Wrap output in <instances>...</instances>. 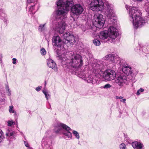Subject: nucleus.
Segmentation results:
<instances>
[{
	"label": "nucleus",
	"instance_id": "412c9836",
	"mask_svg": "<svg viewBox=\"0 0 149 149\" xmlns=\"http://www.w3.org/2000/svg\"><path fill=\"white\" fill-rule=\"evenodd\" d=\"M15 134V132L12 130H8L6 132V135L8 138H10V139L14 137V134Z\"/></svg>",
	"mask_w": 149,
	"mask_h": 149
},
{
	"label": "nucleus",
	"instance_id": "7ed1b4c3",
	"mask_svg": "<svg viewBox=\"0 0 149 149\" xmlns=\"http://www.w3.org/2000/svg\"><path fill=\"white\" fill-rule=\"evenodd\" d=\"M129 13L130 19L132 22L135 29L141 27L146 22V19L141 17V13L137 8H130Z\"/></svg>",
	"mask_w": 149,
	"mask_h": 149
},
{
	"label": "nucleus",
	"instance_id": "393cba45",
	"mask_svg": "<svg viewBox=\"0 0 149 149\" xmlns=\"http://www.w3.org/2000/svg\"><path fill=\"white\" fill-rule=\"evenodd\" d=\"M93 43L96 46H99L100 45V40L97 39H95L93 40Z\"/></svg>",
	"mask_w": 149,
	"mask_h": 149
},
{
	"label": "nucleus",
	"instance_id": "20e7f679",
	"mask_svg": "<svg viewBox=\"0 0 149 149\" xmlns=\"http://www.w3.org/2000/svg\"><path fill=\"white\" fill-rule=\"evenodd\" d=\"M65 56L62 60L65 62V64L68 65L74 69L80 68L83 65V61L80 55L76 54L74 52H71Z\"/></svg>",
	"mask_w": 149,
	"mask_h": 149
},
{
	"label": "nucleus",
	"instance_id": "cd10ccee",
	"mask_svg": "<svg viewBox=\"0 0 149 149\" xmlns=\"http://www.w3.org/2000/svg\"><path fill=\"white\" fill-rule=\"evenodd\" d=\"M9 112L11 113H15V111L13 106H10L9 107Z\"/></svg>",
	"mask_w": 149,
	"mask_h": 149
},
{
	"label": "nucleus",
	"instance_id": "5701e85b",
	"mask_svg": "<svg viewBox=\"0 0 149 149\" xmlns=\"http://www.w3.org/2000/svg\"><path fill=\"white\" fill-rule=\"evenodd\" d=\"M35 6L36 5L34 4V5L30 6V7L29 8V13L31 14L32 15H33L37 11V10H35Z\"/></svg>",
	"mask_w": 149,
	"mask_h": 149
},
{
	"label": "nucleus",
	"instance_id": "6e6552de",
	"mask_svg": "<svg viewBox=\"0 0 149 149\" xmlns=\"http://www.w3.org/2000/svg\"><path fill=\"white\" fill-rule=\"evenodd\" d=\"M102 15L98 14L94 16L93 24L95 26L99 29L102 28L104 24V20L102 17Z\"/></svg>",
	"mask_w": 149,
	"mask_h": 149
},
{
	"label": "nucleus",
	"instance_id": "2eb2a0df",
	"mask_svg": "<svg viewBox=\"0 0 149 149\" xmlns=\"http://www.w3.org/2000/svg\"><path fill=\"white\" fill-rule=\"evenodd\" d=\"M47 65L51 68L54 69L55 71L58 70L57 65L54 61L51 59L49 58L47 60Z\"/></svg>",
	"mask_w": 149,
	"mask_h": 149
},
{
	"label": "nucleus",
	"instance_id": "09e8293b",
	"mask_svg": "<svg viewBox=\"0 0 149 149\" xmlns=\"http://www.w3.org/2000/svg\"><path fill=\"white\" fill-rule=\"evenodd\" d=\"M92 29H91L90 28H89V29H88V31H91V30Z\"/></svg>",
	"mask_w": 149,
	"mask_h": 149
},
{
	"label": "nucleus",
	"instance_id": "c03bdc74",
	"mask_svg": "<svg viewBox=\"0 0 149 149\" xmlns=\"http://www.w3.org/2000/svg\"><path fill=\"white\" fill-rule=\"evenodd\" d=\"M140 91H139L138 90V91H137V93H136V94L137 95H139L140 94Z\"/></svg>",
	"mask_w": 149,
	"mask_h": 149
},
{
	"label": "nucleus",
	"instance_id": "ddd939ff",
	"mask_svg": "<svg viewBox=\"0 0 149 149\" xmlns=\"http://www.w3.org/2000/svg\"><path fill=\"white\" fill-rule=\"evenodd\" d=\"M53 44L55 48H59L61 47L62 46V41L60 37L58 36H54L52 39Z\"/></svg>",
	"mask_w": 149,
	"mask_h": 149
},
{
	"label": "nucleus",
	"instance_id": "b1692460",
	"mask_svg": "<svg viewBox=\"0 0 149 149\" xmlns=\"http://www.w3.org/2000/svg\"><path fill=\"white\" fill-rule=\"evenodd\" d=\"M45 24H40L38 27V31L40 32H45L46 28L45 27Z\"/></svg>",
	"mask_w": 149,
	"mask_h": 149
},
{
	"label": "nucleus",
	"instance_id": "9b49d317",
	"mask_svg": "<svg viewBox=\"0 0 149 149\" xmlns=\"http://www.w3.org/2000/svg\"><path fill=\"white\" fill-rule=\"evenodd\" d=\"M103 76L105 79L111 80L113 79L116 77L115 71L110 69H107L103 73Z\"/></svg>",
	"mask_w": 149,
	"mask_h": 149
},
{
	"label": "nucleus",
	"instance_id": "79ce46f5",
	"mask_svg": "<svg viewBox=\"0 0 149 149\" xmlns=\"http://www.w3.org/2000/svg\"><path fill=\"white\" fill-rule=\"evenodd\" d=\"M126 100V99H122V100H120V101L121 102H123L124 103H125Z\"/></svg>",
	"mask_w": 149,
	"mask_h": 149
},
{
	"label": "nucleus",
	"instance_id": "f704fd0d",
	"mask_svg": "<svg viewBox=\"0 0 149 149\" xmlns=\"http://www.w3.org/2000/svg\"><path fill=\"white\" fill-rule=\"evenodd\" d=\"M36 0H27V2L29 3H35Z\"/></svg>",
	"mask_w": 149,
	"mask_h": 149
},
{
	"label": "nucleus",
	"instance_id": "9d476101",
	"mask_svg": "<svg viewBox=\"0 0 149 149\" xmlns=\"http://www.w3.org/2000/svg\"><path fill=\"white\" fill-rule=\"evenodd\" d=\"M115 85L121 87L125 84H127V77L125 75H120L114 80Z\"/></svg>",
	"mask_w": 149,
	"mask_h": 149
},
{
	"label": "nucleus",
	"instance_id": "49530a36",
	"mask_svg": "<svg viewBox=\"0 0 149 149\" xmlns=\"http://www.w3.org/2000/svg\"><path fill=\"white\" fill-rule=\"evenodd\" d=\"M3 101V100L1 98H0V102H2Z\"/></svg>",
	"mask_w": 149,
	"mask_h": 149
},
{
	"label": "nucleus",
	"instance_id": "473e14b6",
	"mask_svg": "<svg viewBox=\"0 0 149 149\" xmlns=\"http://www.w3.org/2000/svg\"><path fill=\"white\" fill-rule=\"evenodd\" d=\"M8 126H10L12 125H14L15 124V123L13 121H8Z\"/></svg>",
	"mask_w": 149,
	"mask_h": 149
},
{
	"label": "nucleus",
	"instance_id": "7c9ffc66",
	"mask_svg": "<svg viewBox=\"0 0 149 149\" xmlns=\"http://www.w3.org/2000/svg\"><path fill=\"white\" fill-rule=\"evenodd\" d=\"M111 87V86L109 84H107L102 87L104 89H108Z\"/></svg>",
	"mask_w": 149,
	"mask_h": 149
},
{
	"label": "nucleus",
	"instance_id": "ea45409f",
	"mask_svg": "<svg viewBox=\"0 0 149 149\" xmlns=\"http://www.w3.org/2000/svg\"><path fill=\"white\" fill-rule=\"evenodd\" d=\"M116 97L117 99H123V97L122 96L119 97L118 96H116Z\"/></svg>",
	"mask_w": 149,
	"mask_h": 149
},
{
	"label": "nucleus",
	"instance_id": "aec40b11",
	"mask_svg": "<svg viewBox=\"0 0 149 149\" xmlns=\"http://www.w3.org/2000/svg\"><path fill=\"white\" fill-rule=\"evenodd\" d=\"M0 15L1 18L4 21H6V17H7L5 11L3 9L0 10Z\"/></svg>",
	"mask_w": 149,
	"mask_h": 149
},
{
	"label": "nucleus",
	"instance_id": "a19ab883",
	"mask_svg": "<svg viewBox=\"0 0 149 149\" xmlns=\"http://www.w3.org/2000/svg\"><path fill=\"white\" fill-rule=\"evenodd\" d=\"M24 144H25V146L26 147H29V144H28V143L27 142H25V141H24Z\"/></svg>",
	"mask_w": 149,
	"mask_h": 149
},
{
	"label": "nucleus",
	"instance_id": "1a4fd4ad",
	"mask_svg": "<svg viewBox=\"0 0 149 149\" xmlns=\"http://www.w3.org/2000/svg\"><path fill=\"white\" fill-rule=\"evenodd\" d=\"M70 128L65 124L58 123L55 124L53 129L54 132L56 134H62L64 130H68Z\"/></svg>",
	"mask_w": 149,
	"mask_h": 149
},
{
	"label": "nucleus",
	"instance_id": "6ab92c4d",
	"mask_svg": "<svg viewBox=\"0 0 149 149\" xmlns=\"http://www.w3.org/2000/svg\"><path fill=\"white\" fill-rule=\"evenodd\" d=\"M72 129L70 128V129L67 130H64L62 134L66 136L69 139H71L72 138V133L69 131L71 130Z\"/></svg>",
	"mask_w": 149,
	"mask_h": 149
},
{
	"label": "nucleus",
	"instance_id": "0eeeda50",
	"mask_svg": "<svg viewBox=\"0 0 149 149\" xmlns=\"http://www.w3.org/2000/svg\"><path fill=\"white\" fill-rule=\"evenodd\" d=\"M62 36L63 43L67 45L68 47L72 45L75 42L74 37L69 32H65Z\"/></svg>",
	"mask_w": 149,
	"mask_h": 149
},
{
	"label": "nucleus",
	"instance_id": "4c0bfd02",
	"mask_svg": "<svg viewBox=\"0 0 149 149\" xmlns=\"http://www.w3.org/2000/svg\"><path fill=\"white\" fill-rule=\"evenodd\" d=\"M12 60L13 61L12 63L13 64H15L16 63V61L17 60V59L15 58H13L12 59Z\"/></svg>",
	"mask_w": 149,
	"mask_h": 149
},
{
	"label": "nucleus",
	"instance_id": "f257e3e1",
	"mask_svg": "<svg viewBox=\"0 0 149 149\" xmlns=\"http://www.w3.org/2000/svg\"><path fill=\"white\" fill-rule=\"evenodd\" d=\"M57 9L53 13L56 17V22L55 30L59 33L62 34L65 29V23L67 14L71 9L70 15L73 18L78 16L84 10L83 6L80 4L74 5V0H58L56 2Z\"/></svg>",
	"mask_w": 149,
	"mask_h": 149
},
{
	"label": "nucleus",
	"instance_id": "39448f33",
	"mask_svg": "<svg viewBox=\"0 0 149 149\" xmlns=\"http://www.w3.org/2000/svg\"><path fill=\"white\" fill-rule=\"evenodd\" d=\"M104 63L102 61H98L96 63L93 64L92 65V73L89 75L86 78L88 83L93 84L98 83L101 77L100 72L105 67Z\"/></svg>",
	"mask_w": 149,
	"mask_h": 149
},
{
	"label": "nucleus",
	"instance_id": "c756f323",
	"mask_svg": "<svg viewBox=\"0 0 149 149\" xmlns=\"http://www.w3.org/2000/svg\"><path fill=\"white\" fill-rule=\"evenodd\" d=\"M40 53L42 55H45L46 54V51L44 48H42L40 50Z\"/></svg>",
	"mask_w": 149,
	"mask_h": 149
},
{
	"label": "nucleus",
	"instance_id": "c85d7f7f",
	"mask_svg": "<svg viewBox=\"0 0 149 149\" xmlns=\"http://www.w3.org/2000/svg\"><path fill=\"white\" fill-rule=\"evenodd\" d=\"M119 146L120 149H126V146L124 143H122L120 144Z\"/></svg>",
	"mask_w": 149,
	"mask_h": 149
},
{
	"label": "nucleus",
	"instance_id": "423d86ee",
	"mask_svg": "<svg viewBox=\"0 0 149 149\" xmlns=\"http://www.w3.org/2000/svg\"><path fill=\"white\" fill-rule=\"evenodd\" d=\"M50 132L47 131L42 141V146L44 149H51L52 139L50 136Z\"/></svg>",
	"mask_w": 149,
	"mask_h": 149
},
{
	"label": "nucleus",
	"instance_id": "a878e982",
	"mask_svg": "<svg viewBox=\"0 0 149 149\" xmlns=\"http://www.w3.org/2000/svg\"><path fill=\"white\" fill-rule=\"evenodd\" d=\"M72 133L77 139H79L80 138L79 135L77 131L75 130H73Z\"/></svg>",
	"mask_w": 149,
	"mask_h": 149
},
{
	"label": "nucleus",
	"instance_id": "de8ad7c7",
	"mask_svg": "<svg viewBox=\"0 0 149 149\" xmlns=\"http://www.w3.org/2000/svg\"><path fill=\"white\" fill-rule=\"evenodd\" d=\"M128 6L127 5L126 6V8L127 9H128Z\"/></svg>",
	"mask_w": 149,
	"mask_h": 149
},
{
	"label": "nucleus",
	"instance_id": "c9c22d12",
	"mask_svg": "<svg viewBox=\"0 0 149 149\" xmlns=\"http://www.w3.org/2000/svg\"><path fill=\"white\" fill-rule=\"evenodd\" d=\"M3 132L1 130H0V142L1 139H2Z\"/></svg>",
	"mask_w": 149,
	"mask_h": 149
},
{
	"label": "nucleus",
	"instance_id": "a211bd4d",
	"mask_svg": "<svg viewBox=\"0 0 149 149\" xmlns=\"http://www.w3.org/2000/svg\"><path fill=\"white\" fill-rule=\"evenodd\" d=\"M111 56L109 61H111L113 64H116L117 63H119L120 58L116 56L115 55L111 54Z\"/></svg>",
	"mask_w": 149,
	"mask_h": 149
},
{
	"label": "nucleus",
	"instance_id": "2f4dec72",
	"mask_svg": "<svg viewBox=\"0 0 149 149\" xmlns=\"http://www.w3.org/2000/svg\"><path fill=\"white\" fill-rule=\"evenodd\" d=\"M134 50L136 52H139V51L141 52V48L139 45L137 47L136 49V48H134Z\"/></svg>",
	"mask_w": 149,
	"mask_h": 149
},
{
	"label": "nucleus",
	"instance_id": "58836bf2",
	"mask_svg": "<svg viewBox=\"0 0 149 149\" xmlns=\"http://www.w3.org/2000/svg\"><path fill=\"white\" fill-rule=\"evenodd\" d=\"M8 95H9V96H10V95H11V91H10V90L9 88L8 87Z\"/></svg>",
	"mask_w": 149,
	"mask_h": 149
},
{
	"label": "nucleus",
	"instance_id": "4468645a",
	"mask_svg": "<svg viewBox=\"0 0 149 149\" xmlns=\"http://www.w3.org/2000/svg\"><path fill=\"white\" fill-rule=\"evenodd\" d=\"M109 35L107 31L105 30L101 31L99 35V38L101 40L104 42H107L106 40L108 38Z\"/></svg>",
	"mask_w": 149,
	"mask_h": 149
},
{
	"label": "nucleus",
	"instance_id": "37998d69",
	"mask_svg": "<svg viewBox=\"0 0 149 149\" xmlns=\"http://www.w3.org/2000/svg\"><path fill=\"white\" fill-rule=\"evenodd\" d=\"M140 92H142L144 91V89L141 88L140 89L138 90Z\"/></svg>",
	"mask_w": 149,
	"mask_h": 149
},
{
	"label": "nucleus",
	"instance_id": "bb28decb",
	"mask_svg": "<svg viewBox=\"0 0 149 149\" xmlns=\"http://www.w3.org/2000/svg\"><path fill=\"white\" fill-rule=\"evenodd\" d=\"M111 54H109L106 55L104 58H103L106 60H110V57L111 56Z\"/></svg>",
	"mask_w": 149,
	"mask_h": 149
},
{
	"label": "nucleus",
	"instance_id": "603ef678",
	"mask_svg": "<svg viewBox=\"0 0 149 149\" xmlns=\"http://www.w3.org/2000/svg\"><path fill=\"white\" fill-rule=\"evenodd\" d=\"M83 31H86V30H83Z\"/></svg>",
	"mask_w": 149,
	"mask_h": 149
},
{
	"label": "nucleus",
	"instance_id": "864d4df0",
	"mask_svg": "<svg viewBox=\"0 0 149 149\" xmlns=\"http://www.w3.org/2000/svg\"><path fill=\"white\" fill-rule=\"evenodd\" d=\"M84 71H83V73H84Z\"/></svg>",
	"mask_w": 149,
	"mask_h": 149
},
{
	"label": "nucleus",
	"instance_id": "dca6fc26",
	"mask_svg": "<svg viewBox=\"0 0 149 149\" xmlns=\"http://www.w3.org/2000/svg\"><path fill=\"white\" fill-rule=\"evenodd\" d=\"M131 67L127 65H124V66L123 68L122 71L123 72L127 75H129L132 74V72L131 70Z\"/></svg>",
	"mask_w": 149,
	"mask_h": 149
},
{
	"label": "nucleus",
	"instance_id": "3c124183",
	"mask_svg": "<svg viewBox=\"0 0 149 149\" xmlns=\"http://www.w3.org/2000/svg\"><path fill=\"white\" fill-rule=\"evenodd\" d=\"M28 149H33L32 148L29 147Z\"/></svg>",
	"mask_w": 149,
	"mask_h": 149
},
{
	"label": "nucleus",
	"instance_id": "a18cd8bd",
	"mask_svg": "<svg viewBox=\"0 0 149 149\" xmlns=\"http://www.w3.org/2000/svg\"><path fill=\"white\" fill-rule=\"evenodd\" d=\"M2 57V54H0V61H1V59Z\"/></svg>",
	"mask_w": 149,
	"mask_h": 149
},
{
	"label": "nucleus",
	"instance_id": "72a5a7b5",
	"mask_svg": "<svg viewBox=\"0 0 149 149\" xmlns=\"http://www.w3.org/2000/svg\"><path fill=\"white\" fill-rule=\"evenodd\" d=\"M146 10L148 16H149V3H148V5L146 6Z\"/></svg>",
	"mask_w": 149,
	"mask_h": 149
},
{
	"label": "nucleus",
	"instance_id": "8fccbe9b",
	"mask_svg": "<svg viewBox=\"0 0 149 149\" xmlns=\"http://www.w3.org/2000/svg\"><path fill=\"white\" fill-rule=\"evenodd\" d=\"M137 1H142L143 0H136Z\"/></svg>",
	"mask_w": 149,
	"mask_h": 149
},
{
	"label": "nucleus",
	"instance_id": "e433bc0d",
	"mask_svg": "<svg viewBox=\"0 0 149 149\" xmlns=\"http://www.w3.org/2000/svg\"><path fill=\"white\" fill-rule=\"evenodd\" d=\"M42 86H38L36 88V90L37 91H39L42 88Z\"/></svg>",
	"mask_w": 149,
	"mask_h": 149
},
{
	"label": "nucleus",
	"instance_id": "f8f14e48",
	"mask_svg": "<svg viewBox=\"0 0 149 149\" xmlns=\"http://www.w3.org/2000/svg\"><path fill=\"white\" fill-rule=\"evenodd\" d=\"M108 34L111 40H115L116 38L118 33V30L114 26H110L109 28L108 31Z\"/></svg>",
	"mask_w": 149,
	"mask_h": 149
},
{
	"label": "nucleus",
	"instance_id": "4be33fe9",
	"mask_svg": "<svg viewBox=\"0 0 149 149\" xmlns=\"http://www.w3.org/2000/svg\"><path fill=\"white\" fill-rule=\"evenodd\" d=\"M42 92L44 94L46 99L47 100H48L51 96L49 93L50 92L49 91L47 90V89L45 88L42 91Z\"/></svg>",
	"mask_w": 149,
	"mask_h": 149
},
{
	"label": "nucleus",
	"instance_id": "f3484780",
	"mask_svg": "<svg viewBox=\"0 0 149 149\" xmlns=\"http://www.w3.org/2000/svg\"><path fill=\"white\" fill-rule=\"evenodd\" d=\"M132 146L134 149H143V145L141 142L138 141L133 142L132 143Z\"/></svg>",
	"mask_w": 149,
	"mask_h": 149
},
{
	"label": "nucleus",
	"instance_id": "f03ea898",
	"mask_svg": "<svg viewBox=\"0 0 149 149\" xmlns=\"http://www.w3.org/2000/svg\"><path fill=\"white\" fill-rule=\"evenodd\" d=\"M104 2L102 0H93L90 4V9L93 11H98L102 10L104 8V14L106 16L110 17L113 14V6L106 1L104 7Z\"/></svg>",
	"mask_w": 149,
	"mask_h": 149
}]
</instances>
